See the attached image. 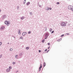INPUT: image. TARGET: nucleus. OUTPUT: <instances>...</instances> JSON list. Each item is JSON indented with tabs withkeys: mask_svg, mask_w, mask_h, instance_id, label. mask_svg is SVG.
<instances>
[{
	"mask_svg": "<svg viewBox=\"0 0 73 73\" xmlns=\"http://www.w3.org/2000/svg\"><path fill=\"white\" fill-rule=\"evenodd\" d=\"M60 25L62 27H65L66 26V23L64 22H62L61 23Z\"/></svg>",
	"mask_w": 73,
	"mask_h": 73,
	"instance_id": "obj_1",
	"label": "nucleus"
},
{
	"mask_svg": "<svg viewBox=\"0 0 73 73\" xmlns=\"http://www.w3.org/2000/svg\"><path fill=\"white\" fill-rule=\"evenodd\" d=\"M49 33L48 32H47V33H45L44 35V36L47 37H48V36H49Z\"/></svg>",
	"mask_w": 73,
	"mask_h": 73,
	"instance_id": "obj_2",
	"label": "nucleus"
},
{
	"mask_svg": "<svg viewBox=\"0 0 73 73\" xmlns=\"http://www.w3.org/2000/svg\"><path fill=\"white\" fill-rule=\"evenodd\" d=\"M68 9H72L73 8V6L72 5H69L68 7Z\"/></svg>",
	"mask_w": 73,
	"mask_h": 73,
	"instance_id": "obj_3",
	"label": "nucleus"
},
{
	"mask_svg": "<svg viewBox=\"0 0 73 73\" xmlns=\"http://www.w3.org/2000/svg\"><path fill=\"white\" fill-rule=\"evenodd\" d=\"M5 29V26H1L0 28L1 30H4Z\"/></svg>",
	"mask_w": 73,
	"mask_h": 73,
	"instance_id": "obj_4",
	"label": "nucleus"
},
{
	"mask_svg": "<svg viewBox=\"0 0 73 73\" xmlns=\"http://www.w3.org/2000/svg\"><path fill=\"white\" fill-rule=\"evenodd\" d=\"M42 64H40V66L39 67V72H40V70H41V68H42Z\"/></svg>",
	"mask_w": 73,
	"mask_h": 73,
	"instance_id": "obj_5",
	"label": "nucleus"
},
{
	"mask_svg": "<svg viewBox=\"0 0 73 73\" xmlns=\"http://www.w3.org/2000/svg\"><path fill=\"white\" fill-rule=\"evenodd\" d=\"M27 33L25 32H24L23 33H22V35L23 36H25V35H26Z\"/></svg>",
	"mask_w": 73,
	"mask_h": 73,
	"instance_id": "obj_6",
	"label": "nucleus"
},
{
	"mask_svg": "<svg viewBox=\"0 0 73 73\" xmlns=\"http://www.w3.org/2000/svg\"><path fill=\"white\" fill-rule=\"evenodd\" d=\"M10 70H10V69L7 68L6 70V72H7V73H8L9 72H10Z\"/></svg>",
	"mask_w": 73,
	"mask_h": 73,
	"instance_id": "obj_7",
	"label": "nucleus"
},
{
	"mask_svg": "<svg viewBox=\"0 0 73 73\" xmlns=\"http://www.w3.org/2000/svg\"><path fill=\"white\" fill-rule=\"evenodd\" d=\"M6 17V15H4L3 16V18H2V19L3 20H4V19H5Z\"/></svg>",
	"mask_w": 73,
	"mask_h": 73,
	"instance_id": "obj_8",
	"label": "nucleus"
},
{
	"mask_svg": "<svg viewBox=\"0 0 73 73\" xmlns=\"http://www.w3.org/2000/svg\"><path fill=\"white\" fill-rule=\"evenodd\" d=\"M45 9L46 11H49V7H47L45 8Z\"/></svg>",
	"mask_w": 73,
	"mask_h": 73,
	"instance_id": "obj_9",
	"label": "nucleus"
},
{
	"mask_svg": "<svg viewBox=\"0 0 73 73\" xmlns=\"http://www.w3.org/2000/svg\"><path fill=\"white\" fill-rule=\"evenodd\" d=\"M18 31H19L18 32V34H19V35H21V34H20V31H21V30L20 29L18 30Z\"/></svg>",
	"mask_w": 73,
	"mask_h": 73,
	"instance_id": "obj_10",
	"label": "nucleus"
},
{
	"mask_svg": "<svg viewBox=\"0 0 73 73\" xmlns=\"http://www.w3.org/2000/svg\"><path fill=\"white\" fill-rule=\"evenodd\" d=\"M30 4V2H28L26 3V4L27 5V6H28V5H29Z\"/></svg>",
	"mask_w": 73,
	"mask_h": 73,
	"instance_id": "obj_11",
	"label": "nucleus"
},
{
	"mask_svg": "<svg viewBox=\"0 0 73 73\" xmlns=\"http://www.w3.org/2000/svg\"><path fill=\"white\" fill-rule=\"evenodd\" d=\"M7 23H8V21H5V24H6V25H7Z\"/></svg>",
	"mask_w": 73,
	"mask_h": 73,
	"instance_id": "obj_12",
	"label": "nucleus"
},
{
	"mask_svg": "<svg viewBox=\"0 0 73 73\" xmlns=\"http://www.w3.org/2000/svg\"><path fill=\"white\" fill-rule=\"evenodd\" d=\"M44 29H45V31H47V27H45Z\"/></svg>",
	"mask_w": 73,
	"mask_h": 73,
	"instance_id": "obj_13",
	"label": "nucleus"
},
{
	"mask_svg": "<svg viewBox=\"0 0 73 73\" xmlns=\"http://www.w3.org/2000/svg\"><path fill=\"white\" fill-rule=\"evenodd\" d=\"M46 65V63H45V62H44V64H43L44 67H45V66Z\"/></svg>",
	"mask_w": 73,
	"mask_h": 73,
	"instance_id": "obj_14",
	"label": "nucleus"
},
{
	"mask_svg": "<svg viewBox=\"0 0 73 73\" xmlns=\"http://www.w3.org/2000/svg\"><path fill=\"white\" fill-rule=\"evenodd\" d=\"M29 49V47H27L26 48V49H27V50H28Z\"/></svg>",
	"mask_w": 73,
	"mask_h": 73,
	"instance_id": "obj_15",
	"label": "nucleus"
},
{
	"mask_svg": "<svg viewBox=\"0 0 73 73\" xmlns=\"http://www.w3.org/2000/svg\"><path fill=\"white\" fill-rule=\"evenodd\" d=\"M24 19V17L23 16L22 17H21V20H23V19Z\"/></svg>",
	"mask_w": 73,
	"mask_h": 73,
	"instance_id": "obj_16",
	"label": "nucleus"
},
{
	"mask_svg": "<svg viewBox=\"0 0 73 73\" xmlns=\"http://www.w3.org/2000/svg\"><path fill=\"white\" fill-rule=\"evenodd\" d=\"M52 28L50 29L49 30V31H50V32H52Z\"/></svg>",
	"mask_w": 73,
	"mask_h": 73,
	"instance_id": "obj_17",
	"label": "nucleus"
},
{
	"mask_svg": "<svg viewBox=\"0 0 73 73\" xmlns=\"http://www.w3.org/2000/svg\"><path fill=\"white\" fill-rule=\"evenodd\" d=\"M19 55L20 56H23V54H22L21 53L19 54Z\"/></svg>",
	"mask_w": 73,
	"mask_h": 73,
	"instance_id": "obj_18",
	"label": "nucleus"
},
{
	"mask_svg": "<svg viewBox=\"0 0 73 73\" xmlns=\"http://www.w3.org/2000/svg\"><path fill=\"white\" fill-rule=\"evenodd\" d=\"M42 42L43 43H44V42H45V39H43V40L42 41Z\"/></svg>",
	"mask_w": 73,
	"mask_h": 73,
	"instance_id": "obj_19",
	"label": "nucleus"
},
{
	"mask_svg": "<svg viewBox=\"0 0 73 73\" xmlns=\"http://www.w3.org/2000/svg\"><path fill=\"white\" fill-rule=\"evenodd\" d=\"M30 15L31 16H32V15H33V13L32 12H30Z\"/></svg>",
	"mask_w": 73,
	"mask_h": 73,
	"instance_id": "obj_20",
	"label": "nucleus"
},
{
	"mask_svg": "<svg viewBox=\"0 0 73 73\" xmlns=\"http://www.w3.org/2000/svg\"><path fill=\"white\" fill-rule=\"evenodd\" d=\"M28 34H31V31H29L28 32Z\"/></svg>",
	"mask_w": 73,
	"mask_h": 73,
	"instance_id": "obj_21",
	"label": "nucleus"
},
{
	"mask_svg": "<svg viewBox=\"0 0 73 73\" xmlns=\"http://www.w3.org/2000/svg\"><path fill=\"white\" fill-rule=\"evenodd\" d=\"M54 31H52L51 33V34H52V33H54Z\"/></svg>",
	"mask_w": 73,
	"mask_h": 73,
	"instance_id": "obj_22",
	"label": "nucleus"
},
{
	"mask_svg": "<svg viewBox=\"0 0 73 73\" xmlns=\"http://www.w3.org/2000/svg\"><path fill=\"white\" fill-rule=\"evenodd\" d=\"M13 64V65H15V64H16V62H13L12 63Z\"/></svg>",
	"mask_w": 73,
	"mask_h": 73,
	"instance_id": "obj_23",
	"label": "nucleus"
},
{
	"mask_svg": "<svg viewBox=\"0 0 73 73\" xmlns=\"http://www.w3.org/2000/svg\"><path fill=\"white\" fill-rule=\"evenodd\" d=\"M9 69H12V67L10 66H9Z\"/></svg>",
	"mask_w": 73,
	"mask_h": 73,
	"instance_id": "obj_24",
	"label": "nucleus"
},
{
	"mask_svg": "<svg viewBox=\"0 0 73 73\" xmlns=\"http://www.w3.org/2000/svg\"><path fill=\"white\" fill-rule=\"evenodd\" d=\"M20 39H21L22 40H23V38L22 37V36H21L20 38Z\"/></svg>",
	"mask_w": 73,
	"mask_h": 73,
	"instance_id": "obj_25",
	"label": "nucleus"
},
{
	"mask_svg": "<svg viewBox=\"0 0 73 73\" xmlns=\"http://www.w3.org/2000/svg\"><path fill=\"white\" fill-rule=\"evenodd\" d=\"M25 3H26V1H24L23 2V4H25Z\"/></svg>",
	"mask_w": 73,
	"mask_h": 73,
	"instance_id": "obj_26",
	"label": "nucleus"
},
{
	"mask_svg": "<svg viewBox=\"0 0 73 73\" xmlns=\"http://www.w3.org/2000/svg\"><path fill=\"white\" fill-rule=\"evenodd\" d=\"M64 36V34L62 35H61V37H63Z\"/></svg>",
	"mask_w": 73,
	"mask_h": 73,
	"instance_id": "obj_27",
	"label": "nucleus"
},
{
	"mask_svg": "<svg viewBox=\"0 0 73 73\" xmlns=\"http://www.w3.org/2000/svg\"><path fill=\"white\" fill-rule=\"evenodd\" d=\"M13 50V49H12V48H10V51H12Z\"/></svg>",
	"mask_w": 73,
	"mask_h": 73,
	"instance_id": "obj_28",
	"label": "nucleus"
},
{
	"mask_svg": "<svg viewBox=\"0 0 73 73\" xmlns=\"http://www.w3.org/2000/svg\"><path fill=\"white\" fill-rule=\"evenodd\" d=\"M48 8H49V10L50 9V10H52V8L50 7V8L49 7H48Z\"/></svg>",
	"mask_w": 73,
	"mask_h": 73,
	"instance_id": "obj_29",
	"label": "nucleus"
},
{
	"mask_svg": "<svg viewBox=\"0 0 73 73\" xmlns=\"http://www.w3.org/2000/svg\"><path fill=\"white\" fill-rule=\"evenodd\" d=\"M45 38L44 39H47V38H48V37L47 36H45Z\"/></svg>",
	"mask_w": 73,
	"mask_h": 73,
	"instance_id": "obj_30",
	"label": "nucleus"
},
{
	"mask_svg": "<svg viewBox=\"0 0 73 73\" xmlns=\"http://www.w3.org/2000/svg\"><path fill=\"white\" fill-rule=\"evenodd\" d=\"M2 44V43L1 42H0V46H1Z\"/></svg>",
	"mask_w": 73,
	"mask_h": 73,
	"instance_id": "obj_31",
	"label": "nucleus"
},
{
	"mask_svg": "<svg viewBox=\"0 0 73 73\" xmlns=\"http://www.w3.org/2000/svg\"><path fill=\"white\" fill-rule=\"evenodd\" d=\"M17 56H18V55H16V56H15V58H17Z\"/></svg>",
	"mask_w": 73,
	"mask_h": 73,
	"instance_id": "obj_32",
	"label": "nucleus"
},
{
	"mask_svg": "<svg viewBox=\"0 0 73 73\" xmlns=\"http://www.w3.org/2000/svg\"><path fill=\"white\" fill-rule=\"evenodd\" d=\"M12 37H13L14 38H16V37H15V36H12Z\"/></svg>",
	"mask_w": 73,
	"mask_h": 73,
	"instance_id": "obj_33",
	"label": "nucleus"
},
{
	"mask_svg": "<svg viewBox=\"0 0 73 73\" xmlns=\"http://www.w3.org/2000/svg\"><path fill=\"white\" fill-rule=\"evenodd\" d=\"M56 4H60V3L59 2H57Z\"/></svg>",
	"mask_w": 73,
	"mask_h": 73,
	"instance_id": "obj_34",
	"label": "nucleus"
},
{
	"mask_svg": "<svg viewBox=\"0 0 73 73\" xmlns=\"http://www.w3.org/2000/svg\"><path fill=\"white\" fill-rule=\"evenodd\" d=\"M2 54H1L0 55V58H1V57H2Z\"/></svg>",
	"mask_w": 73,
	"mask_h": 73,
	"instance_id": "obj_35",
	"label": "nucleus"
},
{
	"mask_svg": "<svg viewBox=\"0 0 73 73\" xmlns=\"http://www.w3.org/2000/svg\"><path fill=\"white\" fill-rule=\"evenodd\" d=\"M17 9H19V6H18L17 7Z\"/></svg>",
	"mask_w": 73,
	"mask_h": 73,
	"instance_id": "obj_36",
	"label": "nucleus"
},
{
	"mask_svg": "<svg viewBox=\"0 0 73 73\" xmlns=\"http://www.w3.org/2000/svg\"><path fill=\"white\" fill-rule=\"evenodd\" d=\"M47 49H46L44 50V52H46V51H47Z\"/></svg>",
	"mask_w": 73,
	"mask_h": 73,
	"instance_id": "obj_37",
	"label": "nucleus"
},
{
	"mask_svg": "<svg viewBox=\"0 0 73 73\" xmlns=\"http://www.w3.org/2000/svg\"><path fill=\"white\" fill-rule=\"evenodd\" d=\"M39 5V7H41V5Z\"/></svg>",
	"mask_w": 73,
	"mask_h": 73,
	"instance_id": "obj_38",
	"label": "nucleus"
},
{
	"mask_svg": "<svg viewBox=\"0 0 73 73\" xmlns=\"http://www.w3.org/2000/svg\"><path fill=\"white\" fill-rule=\"evenodd\" d=\"M48 45H50V43L49 42L48 43Z\"/></svg>",
	"mask_w": 73,
	"mask_h": 73,
	"instance_id": "obj_39",
	"label": "nucleus"
},
{
	"mask_svg": "<svg viewBox=\"0 0 73 73\" xmlns=\"http://www.w3.org/2000/svg\"><path fill=\"white\" fill-rule=\"evenodd\" d=\"M7 24H9V23L7 21Z\"/></svg>",
	"mask_w": 73,
	"mask_h": 73,
	"instance_id": "obj_40",
	"label": "nucleus"
},
{
	"mask_svg": "<svg viewBox=\"0 0 73 73\" xmlns=\"http://www.w3.org/2000/svg\"><path fill=\"white\" fill-rule=\"evenodd\" d=\"M59 40V41H60L61 40H62V39L60 38Z\"/></svg>",
	"mask_w": 73,
	"mask_h": 73,
	"instance_id": "obj_41",
	"label": "nucleus"
},
{
	"mask_svg": "<svg viewBox=\"0 0 73 73\" xmlns=\"http://www.w3.org/2000/svg\"><path fill=\"white\" fill-rule=\"evenodd\" d=\"M66 34H67V35H69L70 34L68 33H66Z\"/></svg>",
	"mask_w": 73,
	"mask_h": 73,
	"instance_id": "obj_42",
	"label": "nucleus"
},
{
	"mask_svg": "<svg viewBox=\"0 0 73 73\" xmlns=\"http://www.w3.org/2000/svg\"><path fill=\"white\" fill-rule=\"evenodd\" d=\"M50 50H48L47 51V53H48V52H49V51Z\"/></svg>",
	"mask_w": 73,
	"mask_h": 73,
	"instance_id": "obj_43",
	"label": "nucleus"
},
{
	"mask_svg": "<svg viewBox=\"0 0 73 73\" xmlns=\"http://www.w3.org/2000/svg\"><path fill=\"white\" fill-rule=\"evenodd\" d=\"M39 53H40L41 52V50H39Z\"/></svg>",
	"mask_w": 73,
	"mask_h": 73,
	"instance_id": "obj_44",
	"label": "nucleus"
},
{
	"mask_svg": "<svg viewBox=\"0 0 73 73\" xmlns=\"http://www.w3.org/2000/svg\"><path fill=\"white\" fill-rule=\"evenodd\" d=\"M50 48V46H49L48 48V49H49Z\"/></svg>",
	"mask_w": 73,
	"mask_h": 73,
	"instance_id": "obj_45",
	"label": "nucleus"
},
{
	"mask_svg": "<svg viewBox=\"0 0 73 73\" xmlns=\"http://www.w3.org/2000/svg\"><path fill=\"white\" fill-rule=\"evenodd\" d=\"M6 25H7V26H9V24H7Z\"/></svg>",
	"mask_w": 73,
	"mask_h": 73,
	"instance_id": "obj_46",
	"label": "nucleus"
},
{
	"mask_svg": "<svg viewBox=\"0 0 73 73\" xmlns=\"http://www.w3.org/2000/svg\"><path fill=\"white\" fill-rule=\"evenodd\" d=\"M18 72H19V71H18V70H17V71L16 72V73H17Z\"/></svg>",
	"mask_w": 73,
	"mask_h": 73,
	"instance_id": "obj_47",
	"label": "nucleus"
},
{
	"mask_svg": "<svg viewBox=\"0 0 73 73\" xmlns=\"http://www.w3.org/2000/svg\"><path fill=\"white\" fill-rule=\"evenodd\" d=\"M37 4L38 5H39V2H38V3H37Z\"/></svg>",
	"mask_w": 73,
	"mask_h": 73,
	"instance_id": "obj_48",
	"label": "nucleus"
},
{
	"mask_svg": "<svg viewBox=\"0 0 73 73\" xmlns=\"http://www.w3.org/2000/svg\"><path fill=\"white\" fill-rule=\"evenodd\" d=\"M57 41H60V40L59 39L57 40Z\"/></svg>",
	"mask_w": 73,
	"mask_h": 73,
	"instance_id": "obj_49",
	"label": "nucleus"
},
{
	"mask_svg": "<svg viewBox=\"0 0 73 73\" xmlns=\"http://www.w3.org/2000/svg\"><path fill=\"white\" fill-rule=\"evenodd\" d=\"M9 44V42H8V43H7V44Z\"/></svg>",
	"mask_w": 73,
	"mask_h": 73,
	"instance_id": "obj_50",
	"label": "nucleus"
},
{
	"mask_svg": "<svg viewBox=\"0 0 73 73\" xmlns=\"http://www.w3.org/2000/svg\"><path fill=\"white\" fill-rule=\"evenodd\" d=\"M27 0H24V1H26Z\"/></svg>",
	"mask_w": 73,
	"mask_h": 73,
	"instance_id": "obj_51",
	"label": "nucleus"
},
{
	"mask_svg": "<svg viewBox=\"0 0 73 73\" xmlns=\"http://www.w3.org/2000/svg\"><path fill=\"white\" fill-rule=\"evenodd\" d=\"M1 12V10H0V13Z\"/></svg>",
	"mask_w": 73,
	"mask_h": 73,
	"instance_id": "obj_52",
	"label": "nucleus"
}]
</instances>
